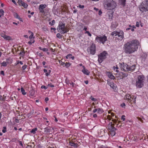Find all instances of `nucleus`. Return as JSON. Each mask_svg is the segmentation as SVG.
<instances>
[{
  "mask_svg": "<svg viewBox=\"0 0 148 148\" xmlns=\"http://www.w3.org/2000/svg\"><path fill=\"white\" fill-rule=\"evenodd\" d=\"M139 44V41L136 40H134L127 42L124 45L123 50L124 52L126 54H132L138 49V46Z\"/></svg>",
  "mask_w": 148,
  "mask_h": 148,
  "instance_id": "1",
  "label": "nucleus"
},
{
  "mask_svg": "<svg viewBox=\"0 0 148 148\" xmlns=\"http://www.w3.org/2000/svg\"><path fill=\"white\" fill-rule=\"evenodd\" d=\"M145 77L143 75L138 76L136 79V86L137 88H142L145 83Z\"/></svg>",
  "mask_w": 148,
  "mask_h": 148,
  "instance_id": "2",
  "label": "nucleus"
},
{
  "mask_svg": "<svg viewBox=\"0 0 148 148\" xmlns=\"http://www.w3.org/2000/svg\"><path fill=\"white\" fill-rule=\"evenodd\" d=\"M57 29L58 32L62 34L66 33L69 31V30L65 27V24L61 21L59 22Z\"/></svg>",
  "mask_w": 148,
  "mask_h": 148,
  "instance_id": "3",
  "label": "nucleus"
},
{
  "mask_svg": "<svg viewBox=\"0 0 148 148\" xmlns=\"http://www.w3.org/2000/svg\"><path fill=\"white\" fill-rule=\"evenodd\" d=\"M122 70L125 71H129L133 70L135 69V66L132 65V66L127 64L122 65L121 67Z\"/></svg>",
  "mask_w": 148,
  "mask_h": 148,
  "instance_id": "4",
  "label": "nucleus"
},
{
  "mask_svg": "<svg viewBox=\"0 0 148 148\" xmlns=\"http://www.w3.org/2000/svg\"><path fill=\"white\" fill-rule=\"evenodd\" d=\"M107 54V52L104 51L98 55V60L99 63H101L103 60L106 58V56Z\"/></svg>",
  "mask_w": 148,
  "mask_h": 148,
  "instance_id": "5",
  "label": "nucleus"
},
{
  "mask_svg": "<svg viewBox=\"0 0 148 148\" xmlns=\"http://www.w3.org/2000/svg\"><path fill=\"white\" fill-rule=\"evenodd\" d=\"M97 42L104 44L107 40V37L105 35L101 36H97L95 38Z\"/></svg>",
  "mask_w": 148,
  "mask_h": 148,
  "instance_id": "6",
  "label": "nucleus"
},
{
  "mask_svg": "<svg viewBox=\"0 0 148 148\" xmlns=\"http://www.w3.org/2000/svg\"><path fill=\"white\" fill-rule=\"evenodd\" d=\"M139 8L140 11L142 12L148 11V5L142 2L139 6Z\"/></svg>",
  "mask_w": 148,
  "mask_h": 148,
  "instance_id": "7",
  "label": "nucleus"
},
{
  "mask_svg": "<svg viewBox=\"0 0 148 148\" xmlns=\"http://www.w3.org/2000/svg\"><path fill=\"white\" fill-rule=\"evenodd\" d=\"M116 5V4L114 1H112V3H108L107 6V9L108 10H111L114 9Z\"/></svg>",
  "mask_w": 148,
  "mask_h": 148,
  "instance_id": "8",
  "label": "nucleus"
},
{
  "mask_svg": "<svg viewBox=\"0 0 148 148\" xmlns=\"http://www.w3.org/2000/svg\"><path fill=\"white\" fill-rule=\"evenodd\" d=\"M96 47L95 45H92L90 47V53L94 55L95 54L96 51Z\"/></svg>",
  "mask_w": 148,
  "mask_h": 148,
  "instance_id": "9",
  "label": "nucleus"
},
{
  "mask_svg": "<svg viewBox=\"0 0 148 148\" xmlns=\"http://www.w3.org/2000/svg\"><path fill=\"white\" fill-rule=\"evenodd\" d=\"M117 36L119 37V39L122 40L124 38V33L123 32L121 31L118 32Z\"/></svg>",
  "mask_w": 148,
  "mask_h": 148,
  "instance_id": "10",
  "label": "nucleus"
},
{
  "mask_svg": "<svg viewBox=\"0 0 148 148\" xmlns=\"http://www.w3.org/2000/svg\"><path fill=\"white\" fill-rule=\"evenodd\" d=\"M1 36L3 37L5 40H12V38L9 36H7L5 34L2 33L1 34Z\"/></svg>",
  "mask_w": 148,
  "mask_h": 148,
  "instance_id": "11",
  "label": "nucleus"
},
{
  "mask_svg": "<svg viewBox=\"0 0 148 148\" xmlns=\"http://www.w3.org/2000/svg\"><path fill=\"white\" fill-rule=\"evenodd\" d=\"M46 5H43V4H41L40 5L39 8V10L40 11V12L41 13H44V11L43 10V9L45 8L46 7Z\"/></svg>",
  "mask_w": 148,
  "mask_h": 148,
  "instance_id": "12",
  "label": "nucleus"
},
{
  "mask_svg": "<svg viewBox=\"0 0 148 148\" xmlns=\"http://www.w3.org/2000/svg\"><path fill=\"white\" fill-rule=\"evenodd\" d=\"M107 75L108 77L111 79H115V77L110 72H107Z\"/></svg>",
  "mask_w": 148,
  "mask_h": 148,
  "instance_id": "13",
  "label": "nucleus"
},
{
  "mask_svg": "<svg viewBox=\"0 0 148 148\" xmlns=\"http://www.w3.org/2000/svg\"><path fill=\"white\" fill-rule=\"evenodd\" d=\"M44 132L46 133H50L51 132V129L50 128H49L48 127H45L44 129Z\"/></svg>",
  "mask_w": 148,
  "mask_h": 148,
  "instance_id": "14",
  "label": "nucleus"
},
{
  "mask_svg": "<svg viewBox=\"0 0 148 148\" xmlns=\"http://www.w3.org/2000/svg\"><path fill=\"white\" fill-rule=\"evenodd\" d=\"M82 71L84 74L87 75H88L89 74L90 72L89 71L86 69H83Z\"/></svg>",
  "mask_w": 148,
  "mask_h": 148,
  "instance_id": "15",
  "label": "nucleus"
},
{
  "mask_svg": "<svg viewBox=\"0 0 148 148\" xmlns=\"http://www.w3.org/2000/svg\"><path fill=\"white\" fill-rule=\"evenodd\" d=\"M126 0H119V3L123 6L125 5Z\"/></svg>",
  "mask_w": 148,
  "mask_h": 148,
  "instance_id": "16",
  "label": "nucleus"
},
{
  "mask_svg": "<svg viewBox=\"0 0 148 148\" xmlns=\"http://www.w3.org/2000/svg\"><path fill=\"white\" fill-rule=\"evenodd\" d=\"M14 15L15 18H18L19 20H20V19H21V18L17 13H14Z\"/></svg>",
  "mask_w": 148,
  "mask_h": 148,
  "instance_id": "17",
  "label": "nucleus"
},
{
  "mask_svg": "<svg viewBox=\"0 0 148 148\" xmlns=\"http://www.w3.org/2000/svg\"><path fill=\"white\" fill-rule=\"evenodd\" d=\"M112 1H114L113 0H106V1L105 2V5H106L108 3H112Z\"/></svg>",
  "mask_w": 148,
  "mask_h": 148,
  "instance_id": "18",
  "label": "nucleus"
},
{
  "mask_svg": "<svg viewBox=\"0 0 148 148\" xmlns=\"http://www.w3.org/2000/svg\"><path fill=\"white\" fill-rule=\"evenodd\" d=\"M21 93L23 95H25L26 94V93L25 92V90L23 87H22L21 88Z\"/></svg>",
  "mask_w": 148,
  "mask_h": 148,
  "instance_id": "19",
  "label": "nucleus"
},
{
  "mask_svg": "<svg viewBox=\"0 0 148 148\" xmlns=\"http://www.w3.org/2000/svg\"><path fill=\"white\" fill-rule=\"evenodd\" d=\"M114 126L112 124V123L111 122L110 123H109V124L108 125V129L110 130L111 128L112 127Z\"/></svg>",
  "mask_w": 148,
  "mask_h": 148,
  "instance_id": "20",
  "label": "nucleus"
},
{
  "mask_svg": "<svg viewBox=\"0 0 148 148\" xmlns=\"http://www.w3.org/2000/svg\"><path fill=\"white\" fill-rule=\"evenodd\" d=\"M118 32L114 31L112 32L111 34V35L114 36H117Z\"/></svg>",
  "mask_w": 148,
  "mask_h": 148,
  "instance_id": "21",
  "label": "nucleus"
},
{
  "mask_svg": "<svg viewBox=\"0 0 148 148\" xmlns=\"http://www.w3.org/2000/svg\"><path fill=\"white\" fill-rule=\"evenodd\" d=\"M70 144L71 146H73L75 147H77L78 145L77 143H75L73 142H71L70 143Z\"/></svg>",
  "mask_w": 148,
  "mask_h": 148,
  "instance_id": "22",
  "label": "nucleus"
},
{
  "mask_svg": "<svg viewBox=\"0 0 148 148\" xmlns=\"http://www.w3.org/2000/svg\"><path fill=\"white\" fill-rule=\"evenodd\" d=\"M24 2L23 1L21 0H18V3L20 6H21L23 5Z\"/></svg>",
  "mask_w": 148,
  "mask_h": 148,
  "instance_id": "23",
  "label": "nucleus"
},
{
  "mask_svg": "<svg viewBox=\"0 0 148 148\" xmlns=\"http://www.w3.org/2000/svg\"><path fill=\"white\" fill-rule=\"evenodd\" d=\"M122 74L123 72H121L119 74V77L120 79H123V78Z\"/></svg>",
  "mask_w": 148,
  "mask_h": 148,
  "instance_id": "24",
  "label": "nucleus"
},
{
  "mask_svg": "<svg viewBox=\"0 0 148 148\" xmlns=\"http://www.w3.org/2000/svg\"><path fill=\"white\" fill-rule=\"evenodd\" d=\"M17 96L15 95H12L11 97V98L12 100L15 99L16 100Z\"/></svg>",
  "mask_w": 148,
  "mask_h": 148,
  "instance_id": "25",
  "label": "nucleus"
},
{
  "mask_svg": "<svg viewBox=\"0 0 148 148\" xmlns=\"http://www.w3.org/2000/svg\"><path fill=\"white\" fill-rule=\"evenodd\" d=\"M25 54V52L24 51V50H23V51L20 53L19 55H20L21 56L23 57L24 56Z\"/></svg>",
  "mask_w": 148,
  "mask_h": 148,
  "instance_id": "26",
  "label": "nucleus"
},
{
  "mask_svg": "<svg viewBox=\"0 0 148 148\" xmlns=\"http://www.w3.org/2000/svg\"><path fill=\"white\" fill-rule=\"evenodd\" d=\"M29 93L32 96L34 95L35 94V92L34 90H32L29 91Z\"/></svg>",
  "mask_w": 148,
  "mask_h": 148,
  "instance_id": "27",
  "label": "nucleus"
},
{
  "mask_svg": "<svg viewBox=\"0 0 148 148\" xmlns=\"http://www.w3.org/2000/svg\"><path fill=\"white\" fill-rule=\"evenodd\" d=\"M37 128H36L34 129H33L31 131V132L33 133V134H34L36 133V131L37 130Z\"/></svg>",
  "mask_w": 148,
  "mask_h": 148,
  "instance_id": "28",
  "label": "nucleus"
},
{
  "mask_svg": "<svg viewBox=\"0 0 148 148\" xmlns=\"http://www.w3.org/2000/svg\"><path fill=\"white\" fill-rule=\"evenodd\" d=\"M56 37L58 38H62V35H61L60 33H58L56 34Z\"/></svg>",
  "mask_w": 148,
  "mask_h": 148,
  "instance_id": "29",
  "label": "nucleus"
},
{
  "mask_svg": "<svg viewBox=\"0 0 148 148\" xmlns=\"http://www.w3.org/2000/svg\"><path fill=\"white\" fill-rule=\"evenodd\" d=\"M125 97L126 99H129L132 98V97L129 94H127L125 96Z\"/></svg>",
  "mask_w": 148,
  "mask_h": 148,
  "instance_id": "30",
  "label": "nucleus"
},
{
  "mask_svg": "<svg viewBox=\"0 0 148 148\" xmlns=\"http://www.w3.org/2000/svg\"><path fill=\"white\" fill-rule=\"evenodd\" d=\"M103 111L102 109L99 108L97 109V113H101L103 112Z\"/></svg>",
  "mask_w": 148,
  "mask_h": 148,
  "instance_id": "31",
  "label": "nucleus"
},
{
  "mask_svg": "<svg viewBox=\"0 0 148 148\" xmlns=\"http://www.w3.org/2000/svg\"><path fill=\"white\" fill-rule=\"evenodd\" d=\"M35 40L33 39L32 40V39H30V41L28 42V43L30 45H31L32 43H33L34 42Z\"/></svg>",
  "mask_w": 148,
  "mask_h": 148,
  "instance_id": "32",
  "label": "nucleus"
},
{
  "mask_svg": "<svg viewBox=\"0 0 148 148\" xmlns=\"http://www.w3.org/2000/svg\"><path fill=\"white\" fill-rule=\"evenodd\" d=\"M71 65V64L69 62H66L65 63V66H66L67 68L69 67Z\"/></svg>",
  "mask_w": 148,
  "mask_h": 148,
  "instance_id": "33",
  "label": "nucleus"
},
{
  "mask_svg": "<svg viewBox=\"0 0 148 148\" xmlns=\"http://www.w3.org/2000/svg\"><path fill=\"white\" fill-rule=\"evenodd\" d=\"M7 63L5 61H3V62L1 63V66H6L7 65Z\"/></svg>",
  "mask_w": 148,
  "mask_h": 148,
  "instance_id": "34",
  "label": "nucleus"
},
{
  "mask_svg": "<svg viewBox=\"0 0 148 148\" xmlns=\"http://www.w3.org/2000/svg\"><path fill=\"white\" fill-rule=\"evenodd\" d=\"M122 74H123V78L127 77V76L128 75V74L127 73H124L123 72Z\"/></svg>",
  "mask_w": 148,
  "mask_h": 148,
  "instance_id": "35",
  "label": "nucleus"
},
{
  "mask_svg": "<svg viewBox=\"0 0 148 148\" xmlns=\"http://www.w3.org/2000/svg\"><path fill=\"white\" fill-rule=\"evenodd\" d=\"M21 6L25 8H26L28 6V5L27 3L24 2L23 5H22Z\"/></svg>",
  "mask_w": 148,
  "mask_h": 148,
  "instance_id": "36",
  "label": "nucleus"
},
{
  "mask_svg": "<svg viewBox=\"0 0 148 148\" xmlns=\"http://www.w3.org/2000/svg\"><path fill=\"white\" fill-rule=\"evenodd\" d=\"M72 56L71 54H69L67 55L66 56V58L68 59V58H71V57Z\"/></svg>",
  "mask_w": 148,
  "mask_h": 148,
  "instance_id": "37",
  "label": "nucleus"
},
{
  "mask_svg": "<svg viewBox=\"0 0 148 148\" xmlns=\"http://www.w3.org/2000/svg\"><path fill=\"white\" fill-rule=\"evenodd\" d=\"M6 127H3V129L2 130L3 132L4 133L6 132Z\"/></svg>",
  "mask_w": 148,
  "mask_h": 148,
  "instance_id": "38",
  "label": "nucleus"
},
{
  "mask_svg": "<svg viewBox=\"0 0 148 148\" xmlns=\"http://www.w3.org/2000/svg\"><path fill=\"white\" fill-rule=\"evenodd\" d=\"M142 2L145 4L148 5V0H144Z\"/></svg>",
  "mask_w": 148,
  "mask_h": 148,
  "instance_id": "39",
  "label": "nucleus"
},
{
  "mask_svg": "<svg viewBox=\"0 0 148 148\" xmlns=\"http://www.w3.org/2000/svg\"><path fill=\"white\" fill-rule=\"evenodd\" d=\"M116 130V129L114 127V126H113L112 128L110 130V131L112 132L115 131Z\"/></svg>",
  "mask_w": 148,
  "mask_h": 148,
  "instance_id": "40",
  "label": "nucleus"
},
{
  "mask_svg": "<svg viewBox=\"0 0 148 148\" xmlns=\"http://www.w3.org/2000/svg\"><path fill=\"white\" fill-rule=\"evenodd\" d=\"M31 34L30 36L29 37V38L30 39H32L33 36L34 35L33 33L32 32H31Z\"/></svg>",
  "mask_w": 148,
  "mask_h": 148,
  "instance_id": "41",
  "label": "nucleus"
},
{
  "mask_svg": "<svg viewBox=\"0 0 148 148\" xmlns=\"http://www.w3.org/2000/svg\"><path fill=\"white\" fill-rule=\"evenodd\" d=\"M55 23V21L54 20H53L51 22H49V24H51V25H53Z\"/></svg>",
  "mask_w": 148,
  "mask_h": 148,
  "instance_id": "42",
  "label": "nucleus"
},
{
  "mask_svg": "<svg viewBox=\"0 0 148 148\" xmlns=\"http://www.w3.org/2000/svg\"><path fill=\"white\" fill-rule=\"evenodd\" d=\"M136 97H132V98H131L132 99V101H134V103H135V101H136Z\"/></svg>",
  "mask_w": 148,
  "mask_h": 148,
  "instance_id": "43",
  "label": "nucleus"
},
{
  "mask_svg": "<svg viewBox=\"0 0 148 148\" xmlns=\"http://www.w3.org/2000/svg\"><path fill=\"white\" fill-rule=\"evenodd\" d=\"M27 65L25 64L22 67V69H23V70H25V69L27 68Z\"/></svg>",
  "mask_w": 148,
  "mask_h": 148,
  "instance_id": "44",
  "label": "nucleus"
},
{
  "mask_svg": "<svg viewBox=\"0 0 148 148\" xmlns=\"http://www.w3.org/2000/svg\"><path fill=\"white\" fill-rule=\"evenodd\" d=\"M0 13L2 14V15L3 16L4 15V11L2 9H1L0 10Z\"/></svg>",
  "mask_w": 148,
  "mask_h": 148,
  "instance_id": "45",
  "label": "nucleus"
},
{
  "mask_svg": "<svg viewBox=\"0 0 148 148\" xmlns=\"http://www.w3.org/2000/svg\"><path fill=\"white\" fill-rule=\"evenodd\" d=\"M85 33H87L88 34V36H91V34L89 32V31H86Z\"/></svg>",
  "mask_w": 148,
  "mask_h": 148,
  "instance_id": "46",
  "label": "nucleus"
},
{
  "mask_svg": "<svg viewBox=\"0 0 148 148\" xmlns=\"http://www.w3.org/2000/svg\"><path fill=\"white\" fill-rule=\"evenodd\" d=\"M90 99L92 100V101H97V99L94 98H93L91 96L90 97Z\"/></svg>",
  "mask_w": 148,
  "mask_h": 148,
  "instance_id": "47",
  "label": "nucleus"
},
{
  "mask_svg": "<svg viewBox=\"0 0 148 148\" xmlns=\"http://www.w3.org/2000/svg\"><path fill=\"white\" fill-rule=\"evenodd\" d=\"M125 116L124 115H123L122 116V117H121V119H122V120L124 121H125Z\"/></svg>",
  "mask_w": 148,
  "mask_h": 148,
  "instance_id": "48",
  "label": "nucleus"
},
{
  "mask_svg": "<svg viewBox=\"0 0 148 148\" xmlns=\"http://www.w3.org/2000/svg\"><path fill=\"white\" fill-rule=\"evenodd\" d=\"M43 51H48V49L46 48H43L42 49Z\"/></svg>",
  "mask_w": 148,
  "mask_h": 148,
  "instance_id": "49",
  "label": "nucleus"
},
{
  "mask_svg": "<svg viewBox=\"0 0 148 148\" xmlns=\"http://www.w3.org/2000/svg\"><path fill=\"white\" fill-rule=\"evenodd\" d=\"M61 65L63 66H65L64 65H65V63L64 62H62L61 61H59Z\"/></svg>",
  "mask_w": 148,
  "mask_h": 148,
  "instance_id": "50",
  "label": "nucleus"
},
{
  "mask_svg": "<svg viewBox=\"0 0 148 148\" xmlns=\"http://www.w3.org/2000/svg\"><path fill=\"white\" fill-rule=\"evenodd\" d=\"M111 134L112 136H114L115 134V131L111 132Z\"/></svg>",
  "mask_w": 148,
  "mask_h": 148,
  "instance_id": "51",
  "label": "nucleus"
},
{
  "mask_svg": "<svg viewBox=\"0 0 148 148\" xmlns=\"http://www.w3.org/2000/svg\"><path fill=\"white\" fill-rule=\"evenodd\" d=\"M41 88H44L45 90L47 88V87H46V86H43V85L41 86Z\"/></svg>",
  "mask_w": 148,
  "mask_h": 148,
  "instance_id": "52",
  "label": "nucleus"
},
{
  "mask_svg": "<svg viewBox=\"0 0 148 148\" xmlns=\"http://www.w3.org/2000/svg\"><path fill=\"white\" fill-rule=\"evenodd\" d=\"M121 106L122 107H123L125 106V103H122L121 104Z\"/></svg>",
  "mask_w": 148,
  "mask_h": 148,
  "instance_id": "53",
  "label": "nucleus"
},
{
  "mask_svg": "<svg viewBox=\"0 0 148 148\" xmlns=\"http://www.w3.org/2000/svg\"><path fill=\"white\" fill-rule=\"evenodd\" d=\"M0 74L1 75H2L3 76H4L5 75L4 72V71H1Z\"/></svg>",
  "mask_w": 148,
  "mask_h": 148,
  "instance_id": "54",
  "label": "nucleus"
},
{
  "mask_svg": "<svg viewBox=\"0 0 148 148\" xmlns=\"http://www.w3.org/2000/svg\"><path fill=\"white\" fill-rule=\"evenodd\" d=\"M48 86H50L51 87H54V86L53 85H52L51 84H49L48 85Z\"/></svg>",
  "mask_w": 148,
  "mask_h": 148,
  "instance_id": "55",
  "label": "nucleus"
},
{
  "mask_svg": "<svg viewBox=\"0 0 148 148\" xmlns=\"http://www.w3.org/2000/svg\"><path fill=\"white\" fill-rule=\"evenodd\" d=\"M69 84L70 85H72L73 87H74V84L73 82H71V83H70Z\"/></svg>",
  "mask_w": 148,
  "mask_h": 148,
  "instance_id": "56",
  "label": "nucleus"
},
{
  "mask_svg": "<svg viewBox=\"0 0 148 148\" xmlns=\"http://www.w3.org/2000/svg\"><path fill=\"white\" fill-rule=\"evenodd\" d=\"M129 27H128V28H126V30H129L131 29V27H132L130 25Z\"/></svg>",
  "mask_w": 148,
  "mask_h": 148,
  "instance_id": "57",
  "label": "nucleus"
},
{
  "mask_svg": "<svg viewBox=\"0 0 148 148\" xmlns=\"http://www.w3.org/2000/svg\"><path fill=\"white\" fill-rule=\"evenodd\" d=\"M136 26L137 27H139V22H136Z\"/></svg>",
  "mask_w": 148,
  "mask_h": 148,
  "instance_id": "58",
  "label": "nucleus"
},
{
  "mask_svg": "<svg viewBox=\"0 0 148 148\" xmlns=\"http://www.w3.org/2000/svg\"><path fill=\"white\" fill-rule=\"evenodd\" d=\"M79 7L80 8H84V5H79Z\"/></svg>",
  "mask_w": 148,
  "mask_h": 148,
  "instance_id": "59",
  "label": "nucleus"
},
{
  "mask_svg": "<svg viewBox=\"0 0 148 148\" xmlns=\"http://www.w3.org/2000/svg\"><path fill=\"white\" fill-rule=\"evenodd\" d=\"M102 12L100 10H99V15H101V14H102Z\"/></svg>",
  "mask_w": 148,
  "mask_h": 148,
  "instance_id": "60",
  "label": "nucleus"
},
{
  "mask_svg": "<svg viewBox=\"0 0 148 148\" xmlns=\"http://www.w3.org/2000/svg\"><path fill=\"white\" fill-rule=\"evenodd\" d=\"M49 100V99L47 97H46L45 99V100L46 102L48 101Z\"/></svg>",
  "mask_w": 148,
  "mask_h": 148,
  "instance_id": "61",
  "label": "nucleus"
},
{
  "mask_svg": "<svg viewBox=\"0 0 148 148\" xmlns=\"http://www.w3.org/2000/svg\"><path fill=\"white\" fill-rule=\"evenodd\" d=\"M97 111V109H95L93 110V112L94 113L96 112Z\"/></svg>",
  "mask_w": 148,
  "mask_h": 148,
  "instance_id": "62",
  "label": "nucleus"
},
{
  "mask_svg": "<svg viewBox=\"0 0 148 148\" xmlns=\"http://www.w3.org/2000/svg\"><path fill=\"white\" fill-rule=\"evenodd\" d=\"M128 100V101L130 103H131L132 102V99H127Z\"/></svg>",
  "mask_w": 148,
  "mask_h": 148,
  "instance_id": "63",
  "label": "nucleus"
},
{
  "mask_svg": "<svg viewBox=\"0 0 148 148\" xmlns=\"http://www.w3.org/2000/svg\"><path fill=\"white\" fill-rule=\"evenodd\" d=\"M19 145H20L22 146H23V145L22 142L21 141H19Z\"/></svg>",
  "mask_w": 148,
  "mask_h": 148,
  "instance_id": "64",
  "label": "nucleus"
}]
</instances>
